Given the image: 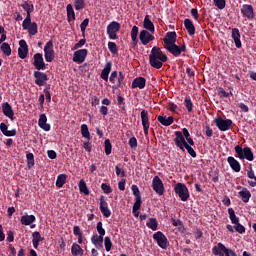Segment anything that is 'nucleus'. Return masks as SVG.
I'll use <instances>...</instances> for the list:
<instances>
[{
	"label": "nucleus",
	"mask_w": 256,
	"mask_h": 256,
	"mask_svg": "<svg viewBox=\"0 0 256 256\" xmlns=\"http://www.w3.org/2000/svg\"><path fill=\"white\" fill-rule=\"evenodd\" d=\"M234 150L238 159H246L247 161H253L255 159V157L253 156V151L251 150L250 147L243 148L239 145H236Z\"/></svg>",
	"instance_id": "2"
},
{
	"label": "nucleus",
	"mask_w": 256,
	"mask_h": 256,
	"mask_svg": "<svg viewBox=\"0 0 256 256\" xmlns=\"http://www.w3.org/2000/svg\"><path fill=\"white\" fill-rule=\"evenodd\" d=\"M66 11L68 23H71V21H75V10H73V5L68 4L66 6Z\"/></svg>",
	"instance_id": "36"
},
{
	"label": "nucleus",
	"mask_w": 256,
	"mask_h": 256,
	"mask_svg": "<svg viewBox=\"0 0 256 256\" xmlns=\"http://www.w3.org/2000/svg\"><path fill=\"white\" fill-rule=\"evenodd\" d=\"M32 23L33 22H31V15H26V18L24 19V21L22 23V28L27 31V29H29V27Z\"/></svg>",
	"instance_id": "51"
},
{
	"label": "nucleus",
	"mask_w": 256,
	"mask_h": 256,
	"mask_svg": "<svg viewBox=\"0 0 256 256\" xmlns=\"http://www.w3.org/2000/svg\"><path fill=\"white\" fill-rule=\"evenodd\" d=\"M247 177L249 179L248 181V185H250V187H256V176H255V171H253V167L250 166V171L247 172Z\"/></svg>",
	"instance_id": "35"
},
{
	"label": "nucleus",
	"mask_w": 256,
	"mask_h": 256,
	"mask_svg": "<svg viewBox=\"0 0 256 256\" xmlns=\"http://www.w3.org/2000/svg\"><path fill=\"white\" fill-rule=\"evenodd\" d=\"M214 123L219 131L225 132L229 131V129H233V120L231 119H223V117L218 116L214 119Z\"/></svg>",
	"instance_id": "5"
},
{
	"label": "nucleus",
	"mask_w": 256,
	"mask_h": 256,
	"mask_svg": "<svg viewBox=\"0 0 256 256\" xmlns=\"http://www.w3.org/2000/svg\"><path fill=\"white\" fill-rule=\"evenodd\" d=\"M26 159L28 169H32V167H35V155H33V153H28L26 155Z\"/></svg>",
	"instance_id": "41"
},
{
	"label": "nucleus",
	"mask_w": 256,
	"mask_h": 256,
	"mask_svg": "<svg viewBox=\"0 0 256 256\" xmlns=\"http://www.w3.org/2000/svg\"><path fill=\"white\" fill-rule=\"evenodd\" d=\"M143 27L146 31H150V33H155V24L152 23L151 19H149V15H146L143 22Z\"/></svg>",
	"instance_id": "29"
},
{
	"label": "nucleus",
	"mask_w": 256,
	"mask_h": 256,
	"mask_svg": "<svg viewBox=\"0 0 256 256\" xmlns=\"http://www.w3.org/2000/svg\"><path fill=\"white\" fill-rule=\"evenodd\" d=\"M117 101L120 109H122V111H125V98H123L122 96H118Z\"/></svg>",
	"instance_id": "59"
},
{
	"label": "nucleus",
	"mask_w": 256,
	"mask_h": 256,
	"mask_svg": "<svg viewBox=\"0 0 256 256\" xmlns=\"http://www.w3.org/2000/svg\"><path fill=\"white\" fill-rule=\"evenodd\" d=\"M139 35V27L133 26L131 30V39L135 45H137L138 41L137 36Z\"/></svg>",
	"instance_id": "44"
},
{
	"label": "nucleus",
	"mask_w": 256,
	"mask_h": 256,
	"mask_svg": "<svg viewBox=\"0 0 256 256\" xmlns=\"http://www.w3.org/2000/svg\"><path fill=\"white\" fill-rule=\"evenodd\" d=\"M174 191L178 197H180L181 201H189V188H187V185L183 183H177L175 185Z\"/></svg>",
	"instance_id": "7"
},
{
	"label": "nucleus",
	"mask_w": 256,
	"mask_h": 256,
	"mask_svg": "<svg viewBox=\"0 0 256 256\" xmlns=\"http://www.w3.org/2000/svg\"><path fill=\"white\" fill-rule=\"evenodd\" d=\"M100 201V209H102V207H109L107 204V200H105V196H100L99 198Z\"/></svg>",
	"instance_id": "63"
},
{
	"label": "nucleus",
	"mask_w": 256,
	"mask_h": 256,
	"mask_svg": "<svg viewBox=\"0 0 256 256\" xmlns=\"http://www.w3.org/2000/svg\"><path fill=\"white\" fill-rule=\"evenodd\" d=\"M146 226L152 231H157V228L159 227V222H157V218H150L149 221L146 223Z\"/></svg>",
	"instance_id": "39"
},
{
	"label": "nucleus",
	"mask_w": 256,
	"mask_h": 256,
	"mask_svg": "<svg viewBox=\"0 0 256 256\" xmlns=\"http://www.w3.org/2000/svg\"><path fill=\"white\" fill-rule=\"evenodd\" d=\"M96 229L99 235H105V228H103V222H98Z\"/></svg>",
	"instance_id": "58"
},
{
	"label": "nucleus",
	"mask_w": 256,
	"mask_h": 256,
	"mask_svg": "<svg viewBox=\"0 0 256 256\" xmlns=\"http://www.w3.org/2000/svg\"><path fill=\"white\" fill-rule=\"evenodd\" d=\"M104 247L106 251H111V247H113V242L111 241V238L109 236H106L104 238Z\"/></svg>",
	"instance_id": "50"
},
{
	"label": "nucleus",
	"mask_w": 256,
	"mask_h": 256,
	"mask_svg": "<svg viewBox=\"0 0 256 256\" xmlns=\"http://www.w3.org/2000/svg\"><path fill=\"white\" fill-rule=\"evenodd\" d=\"M89 26V18H85L83 22L80 24V30L82 33V37H85V31L87 30V27Z\"/></svg>",
	"instance_id": "47"
},
{
	"label": "nucleus",
	"mask_w": 256,
	"mask_h": 256,
	"mask_svg": "<svg viewBox=\"0 0 256 256\" xmlns=\"http://www.w3.org/2000/svg\"><path fill=\"white\" fill-rule=\"evenodd\" d=\"M20 48H18V55L20 59H25L29 55V46L25 40L19 41Z\"/></svg>",
	"instance_id": "20"
},
{
	"label": "nucleus",
	"mask_w": 256,
	"mask_h": 256,
	"mask_svg": "<svg viewBox=\"0 0 256 256\" xmlns=\"http://www.w3.org/2000/svg\"><path fill=\"white\" fill-rule=\"evenodd\" d=\"M238 196L241 198L243 203H249V199H251V192L247 188H243L238 192Z\"/></svg>",
	"instance_id": "30"
},
{
	"label": "nucleus",
	"mask_w": 256,
	"mask_h": 256,
	"mask_svg": "<svg viewBox=\"0 0 256 256\" xmlns=\"http://www.w3.org/2000/svg\"><path fill=\"white\" fill-rule=\"evenodd\" d=\"M71 254L73 256H83L85 255V250L81 247V245L77 243H73L71 246Z\"/></svg>",
	"instance_id": "28"
},
{
	"label": "nucleus",
	"mask_w": 256,
	"mask_h": 256,
	"mask_svg": "<svg viewBox=\"0 0 256 256\" xmlns=\"http://www.w3.org/2000/svg\"><path fill=\"white\" fill-rule=\"evenodd\" d=\"M142 127L144 129V135H149V127H151V123L149 122V112L147 110H142L140 113Z\"/></svg>",
	"instance_id": "17"
},
{
	"label": "nucleus",
	"mask_w": 256,
	"mask_h": 256,
	"mask_svg": "<svg viewBox=\"0 0 256 256\" xmlns=\"http://www.w3.org/2000/svg\"><path fill=\"white\" fill-rule=\"evenodd\" d=\"M89 54V50L80 49L74 52L73 61L74 63H84L85 59H87V55Z\"/></svg>",
	"instance_id": "16"
},
{
	"label": "nucleus",
	"mask_w": 256,
	"mask_h": 256,
	"mask_svg": "<svg viewBox=\"0 0 256 256\" xmlns=\"http://www.w3.org/2000/svg\"><path fill=\"white\" fill-rule=\"evenodd\" d=\"M32 237L35 241H38V243H41V241H45V238L41 237V233L39 232H33Z\"/></svg>",
	"instance_id": "60"
},
{
	"label": "nucleus",
	"mask_w": 256,
	"mask_h": 256,
	"mask_svg": "<svg viewBox=\"0 0 256 256\" xmlns=\"http://www.w3.org/2000/svg\"><path fill=\"white\" fill-rule=\"evenodd\" d=\"M34 78H35V85L38 87H43L47 81H49V77H47V74L44 72H41L39 70L34 71Z\"/></svg>",
	"instance_id": "14"
},
{
	"label": "nucleus",
	"mask_w": 256,
	"mask_h": 256,
	"mask_svg": "<svg viewBox=\"0 0 256 256\" xmlns=\"http://www.w3.org/2000/svg\"><path fill=\"white\" fill-rule=\"evenodd\" d=\"M91 243H93L96 249H98L99 251L103 249V244L97 238H95L94 235L91 237Z\"/></svg>",
	"instance_id": "52"
},
{
	"label": "nucleus",
	"mask_w": 256,
	"mask_h": 256,
	"mask_svg": "<svg viewBox=\"0 0 256 256\" xmlns=\"http://www.w3.org/2000/svg\"><path fill=\"white\" fill-rule=\"evenodd\" d=\"M234 229L237 233H240V235H243V233H245V226H243L239 222L235 224Z\"/></svg>",
	"instance_id": "54"
},
{
	"label": "nucleus",
	"mask_w": 256,
	"mask_h": 256,
	"mask_svg": "<svg viewBox=\"0 0 256 256\" xmlns=\"http://www.w3.org/2000/svg\"><path fill=\"white\" fill-rule=\"evenodd\" d=\"M101 189H102L103 193H105L106 195H109V193L113 192V189L107 183H102L101 184Z\"/></svg>",
	"instance_id": "53"
},
{
	"label": "nucleus",
	"mask_w": 256,
	"mask_h": 256,
	"mask_svg": "<svg viewBox=\"0 0 256 256\" xmlns=\"http://www.w3.org/2000/svg\"><path fill=\"white\" fill-rule=\"evenodd\" d=\"M232 39L235 43V47L237 49H241V32L239 31V28H233L232 29Z\"/></svg>",
	"instance_id": "22"
},
{
	"label": "nucleus",
	"mask_w": 256,
	"mask_h": 256,
	"mask_svg": "<svg viewBox=\"0 0 256 256\" xmlns=\"http://www.w3.org/2000/svg\"><path fill=\"white\" fill-rule=\"evenodd\" d=\"M228 164L230 165L232 171H234L235 173H239V171H241V163H239V161H237V159H235V157L233 156H229L227 158Z\"/></svg>",
	"instance_id": "23"
},
{
	"label": "nucleus",
	"mask_w": 256,
	"mask_h": 256,
	"mask_svg": "<svg viewBox=\"0 0 256 256\" xmlns=\"http://www.w3.org/2000/svg\"><path fill=\"white\" fill-rule=\"evenodd\" d=\"M241 13L243 17H245L249 21L255 19V10L253 9L252 5H249V4L242 5Z\"/></svg>",
	"instance_id": "15"
},
{
	"label": "nucleus",
	"mask_w": 256,
	"mask_h": 256,
	"mask_svg": "<svg viewBox=\"0 0 256 256\" xmlns=\"http://www.w3.org/2000/svg\"><path fill=\"white\" fill-rule=\"evenodd\" d=\"M174 135H175L174 143H175L176 147H179L181 151H185V146L187 145V140L185 139V136H183V132L175 131Z\"/></svg>",
	"instance_id": "12"
},
{
	"label": "nucleus",
	"mask_w": 256,
	"mask_h": 256,
	"mask_svg": "<svg viewBox=\"0 0 256 256\" xmlns=\"http://www.w3.org/2000/svg\"><path fill=\"white\" fill-rule=\"evenodd\" d=\"M108 49L113 55H117V53H119V49L117 48V44L115 42H108Z\"/></svg>",
	"instance_id": "48"
},
{
	"label": "nucleus",
	"mask_w": 256,
	"mask_h": 256,
	"mask_svg": "<svg viewBox=\"0 0 256 256\" xmlns=\"http://www.w3.org/2000/svg\"><path fill=\"white\" fill-rule=\"evenodd\" d=\"M2 113L5 115V117H8V119H11L13 121V117H15V112L13 111V107L9 102H5L2 104Z\"/></svg>",
	"instance_id": "21"
},
{
	"label": "nucleus",
	"mask_w": 256,
	"mask_h": 256,
	"mask_svg": "<svg viewBox=\"0 0 256 256\" xmlns=\"http://www.w3.org/2000/svg\"><path fill=\"white\" fill-rule=\"evenodd\" d=\"M147 80L144 77H137L132 82V89H145Z\"/></svg>",
	"instance_id": "24"
},
{
	"label": "nucleus",
	"mask_w": 256,
	"mask_h": 256,
	"mask_svg": "<svg viewBox=\"0 0 256 256\" xmlns=\"http://www.w3.org/2000/svg\"><path fill=\"white\" fill-rule=\"evenodd\" d=\"M100 211L102 215H104V217H107V218L111 217V210L109 209V206L100 208Z\"/></svg>",
	"instance_id": "57"
},
{
	"label": "nucleus",
	"mask_w": 256,
	"mask_h": 256,
	"mask_svg": "<svg viewBox=\"0 0 256 256\" xmlns=\"http://www.w3.org/2000/svg\"><path fill=\"white\" fill-rule=\"evenodd\" d=\"M164 49L167 50L168 53H171L174 57H179L181 53H186L187 52V46L185 44L182 45H177V44H172L170 46H164Z\"/></svg>",
	"instance_id": "8"
},
{
	"label": "nucleus",
	"mask_w": 256,
	"mask_h": 256,
	"mask_svg": "<svg viewBox=\"0 0 256 256\" xmlns=\"http://www.w3.org/2000/svg\"><path fill=\"white\" fill-rule=\"evenodd\" d=\"M152 188L157 195H164L165 193V185L163 184V180L159 178V176H154L152 180Z\"/></svg>",
	"instance_id": "11"
},
{
	"label": "nucleus",
	"mask_w": 256,
	"mask_h": 256,
	"mask_svg": "<svg viewBox=\"0 0 256 256\" xmlns=\"http://www.w3.org/2000/svg\"><path fill=\"white\" fill-rule=\"evenodd\" d=\"M74 7L76 11H81V9H85V0H75Z\"/></svg>",
	"instance_id": "49"
},
{
	"label": "nucleus",
	"mask_w": 256,
	"mask_h": 256,
	"mask_svg": "<svg viewBox=\"0 0 256 256\" xmlns=\"http://www.w3.org/2000/svg\"><path fill=\"white\" fill-rule=\"evenodd\" d=\"M21 7L24 9V11H26L27 15H31V13L35 11V6L29 0L24 1V3L21 4Z\"/></svg>",
	"instance_id": "32"
},
{
	"label": "nucleus",
	"mask_w": 256,
	"mask_h": 256,
	"mask_svg": "<svg viewBox=\"0 0 256 256\" xmlns=\"http://www.w3.org/2000/svg\"><path fill=\"white\" fill-rule=\"evenodd\" d=\"M218 95L221 99L229 97V95H233V92H226L223 88H220L218 91Z\"/></svg>",
	"instance_id": "55"
},
{
	"label": "nucleus",
	"mask_w": 256,
	"mask_h": 256,
	"mask_svg": "<svg viewBox=\"0 0 256 256\" xmlns=\"http://www.w3.org/2000/svg\"><path fill=\"white\" fill-rule=\"evenodd\" d=\"M184 105H185L188 113H192L193 112V101H191V97L190 96H186L185 97Z\"/></svg>",
	"instance_id": "43"
},
{
	"label": "nucleus",
	"mask_w": 256,
	"mask_h": 256,
	"mask_svg": "<svg viewBox=\"0 0 256 256\" xmlns=\"http://www.w3.org/2000/svg\"><path fill=\"white\" fill-rule=\"evenodd\" d=\"M111 67H113L111 62H107L105 64V67L100 74V77L103 79V81H109V73H111Z\"/></svg>",
	"instance_id": "27"
},
{
	"label": "nucleus",
	"mask_w": 256,
	"mask_h": 256,
	"mask_svg": "<svg viewBox=\"0 0 256 256\" xmlns=\"http://www.w3.org/2000/svg\"><path fill=\"white\" fill-rule=\"evenodd\" d=\"M67 183V174H59L56 179V187L61 189Z\"/></svg>",
	"instance_id": "37"
},
{
	"label": "nucleus",
	"mask_w": 256,
	"mask_h": 256,
	"mask_svg": "<svg viewBox=\"0 0 256 256\" xmlns=\"http://www.w3.org/2000/svg\"><path fill=\"white\" fill-rule=\"evenodd\" d=\"M164 41V47H169L171 45H174L177 43V32H167L165 37L163 38Z\"/></svg>",
	"instance_id": "19"
},
{
	"label": "nucleus",
	"mask_w": 256,
	"mask_h": 256,
	"mask_svg": "<svg viewBox=\"0 0 256 256\" xmlns=\"http://www.w3.org/2000/svg\"><path fill=\"white\" fill-rule=\"evenodd\" d=\"M139 40L143 45H149L151 41H155V36L147 30H142L139 34Z\"/></svg>",
	"instance_id": "18"
},
{
	"label": "nucleus",
	"mask_w": 256,
	"mask_h": 256,
	"mask_svg": "<svg viewBox=\"0 0 256 256\" xmlns=\"http://www.w3.org/2000/svg\"><path fill=\"white\" fill-rule=\"evenodd\" d=\"M184 27L190 37H193V35H195V25L193 24V21L191 19L186 18L184 20Z\"/></svg>",
	"instance_id": "26"
},
{
	"label": "nucleus",
	"mask_w": 256,
	"mask_h": 256,
	"mask_svg": "<svg viewBox=\"0 0 256 256\" xmlns=\"http://www.w3.org/2000/svg\"><path fill=\"white\" fill-rule=\"evenodd\" d=\"M229 219L233 225L239 223V217L235 215V210L233 208L228 209Z\"/></svg>",
	"instance_id": "40"
},
{
	"label": "nucleus",
	"mask_w": 256,
	"mask_h": 256,
	"mask_svg": "<svg viewBox=\"0 0 256 256\" xmlns=\"http://www.w3.org/2000/svg\"><path fill=\"white\" fill-rule=\"evenodd\" d=\"M0 51H2L3 55L6 57H10L11 55V45L7 42H3L0 46Z\"/></svg>",
	"instance_id": "38"
},
{
	"label": "nucleus",
	"mask_w": 256,
	"mask_h": 256,
	"mask_svg": "<svg viewBox=\"0 0 256 256\" xmlns=\"http://www.w3.org/2000/svg\"><path fill=\"white\" fill-rule=\"evenodd\" d=\"M213 1H214V5L219 9H223L226 5L225 0H213Z\"/></svg>",
	"instance_id": "61"
},
{
	"label": "nucleus",
	"mask_w": 256,
	"mask_h": 256,
	"mask_svg": "<svg viewBox=\"0 0 256 256\" xmlns=\"http://www.w3.org/2000/svg\"><path fill=\"white\" fill-rule=\"evenodd\" d=\"M168 59L167 54L163 53L161 48L154 46L151 49L149 63L154 69H161V67H163V63H167Z\"/></svg>",
	"instance_id": "1"
},
{
	"label": "nucleus",
	"mask_w": 256,
	"mask_h": 256,
	"mask_svg": "<svg viewBox=\"0 0 256 256\" xmlns=\"http://www.w3.org/2000/svg\"><path fill=\"white\" fill-rule=\"evenodd\" d=\"M184 149H186V151H188L189 155H191L193 157V159H195V157H197V152H195V149H193V147H191L187 144L184 146Z\"/></svg>",
	"instance_id": "56"
},
{
	"label": "nucleus",
	"mask_w": 256,
	"mask_h": 256,
	"mask_svg": "<svg viewBox=\"0 0 256 256\" xmlns=\"http://www.w3.org/2000/svg\"><path fill=\"white\" fill-rule=\"evenodd\" d=\"M79 191L80 193H84L85 195H89V188H87V183H85V180H80L79 184Z\"/></svg>",
	"instance_id": "42"
},
{
	"label": "nucleus",
	"mask_w": 256,
	"mask_h": 256,
	"mask_svg": "<svg viewBox=\"0 0 256 256\" xmlns=\"http://www.w3.org/2000/svg\"><path fill=\"white\" fill-rule=\"evenodd\" d=\"M35 215H24L21 217L20 223L22 225H31L32 223H35Z\"/></svg>",
	"instance_id": "33"
},
{
	"label": "nucleus",
	"mask_w": 256,
	"mask_h": 256,
	"mask_svg": "<svg viewBox=\"0 0 256 256\" xmlns=\"http://www.w3.org/2000/svg\"><path fill=\"white\" fill-rule=\"evenodd\" d=\"M29 33V35H37L38 33V27L35 22H32L31 25L26 29Z\"/></svg>",
	"instance_id": "45"
},
{
	"label": "nucleus",
	"mask_w": 256,
	"mask_h": 256,
	"mask_svg": "<svg viewBox=\"0 0 256 256\" xmlns=\"http://www.w3.org/2000/svg\"><path fill=\"white\" fill-rule=\"evenodd\" d=\"M115 171H116L117 177H125V171L121 170V168H119V166L115 167Z\"/></svg>",
	"instance_id": "64"
},
{
	"label": "nucleus",
	"mask_w": 256,
	"mask_h": 256,
	"mask_svg": "<svg viewBox=\"0 0 256 256\" xmlns=\"http://www.w3.org/2000/svg\"><path fill=\"white\" fill-rule=\"evenodd\" d=\"M213 255L219 256H237V253L230 248L224 246L223 243L219 242L217 246L212 248Z\"/></svg>",
	"instance_id": "4"
},
{
	"label": "nucleus",
	"mask_w": 256,
	"mask_h": 256,
	"mask_svg": "<svg viewBox=\"0 0 256 256\" xmlns=\"http://www.w3.org/2000/svg\"><path fill=\"white\" fill-rule=\"evenodd\" d=\"M38 125L40 129L43 131H51V125L47 124V115L41 114L39 116Z\"/></svg>",
	"instance_id": "25"
},
{
	"label": "nucleus",
	"mask_w": 256,
	"mask_h": 256,
	"mask_svg": "<svg viewBox=\"0 0 256 256\" xmlns=\"http://www.w3.org/2000/svg\"><path fill=\"white\" fill-rule=\"evenodd\" d=\"M153 239L161 249H167V247H169V240L167 239V236L163 234V232L158 231L154 233Z\"/></svg>",
	"instance_id": "9"
},
{
	"label": "nucleus",
	"mask_w": 256,
	"mask_h": 256,
	"mask_svg": "<svg viewBox=\"0 0 256 256\" xmlns=\"http://www.w3.org/2000/svg\"><path fill=\"white\" fill-rule=\"evenodd\" d=\"M81 135L84 139L91 141V132H89V126L87 124H82L80 127Z\"/></svg>",
	"instance_id": "34"
},
{
	"label": "nucleus",
	"mask_w": 256,
	"mask_h": 256,
	"mask_svg": "<svg viewBox=\"0 0 256 256\" xmlns=\"http://www.w3.org/2000/svg\"><path fill=\"white\" fill-rule=\"evenodd\" d=\"M105 153L106 155H111V151L113 149V145L111 144V140L106 139L104 141Z\"/></svg>",
	"instance_id": "46"
},
{
	"label": "nucleus",
	"mask_w": 256,
	"mask_h": 256,
	"mask_svg": "<svg viewBox=\"0 0 256 256\" xmlns=\"http://www.w3.org/2000/svg\"><path fill=\"white\" fill-rule=\"evenodd\" d=\"M44 57L47 63H52V61L55 59V50L53 49V40H50L45 44Z\"/></svg>",
	"instance_id": "10"
},
{
	"label": "nucleus",
	"mask_w": 256,
	"mask_h": 256,
	"mask_svg": "<svg viewBox=\"0 0 256 256\" xmlns=\"http://www.w3.org/2000/svg\"><path fill=\"white\" fill-rule=\"evenodd\" d=\"M158 122L161 123L164 127H169V125H173V116H158Z\"/></svg>",
	"instance_id": "31"
},
{
	"label": "nucleus",
	"mask_w": 256,
	"mask_h": 256,
	"mask_svg": "<svg viewBox=\"0 0 256 256\" xmlns=\"http://www.w3.org/2000/svg\"><path fill=\"white\" fill-rule=\"evenodd\" d=\"M119 31H121V24L119 22L113 21L108 24L106 32L109 39H111L112 41H115V39H119V36H117V33H119Z\"/></svg>",
	"instance_id": "6"
},
{
	"label": "nucleus",
	"mask_w": 256,
	"mask_h": 256,
	"mask_svg": "<svg viewBox=\"0 0 256 256\" xmlns=\"http://www.w3.org/2000/svg\"><path fill=\"white\" fill-rule=\"evenodd\" d=\"M128 143L132 149L137 148V138L135 137L130 138Z\"/></svg>",
	"instance_id": "62"
},
{
	"label": "nucleus",
	"mask_w": 256,
	"mask_h": 256,
	"mask_svg": "<svg viewBox=\"0 0 256 256\" xmlns=\"http://www.w3.org/2000/svg\"><path fill=\"white\" fill-rule=\"evenodd\" d=\"M33 59V66L37 71H45V69H47V67L45 66V60L43 59V54L36 53L34 54Z\"/></svg>",
	"instance_id": "13"
},
{
	"label": "nucleus",
	"mask_w": 256,
	"mask_h": 256,
	"mask_svg": "<svg viewBox=\"0 0 256 256\" xmlns=\"http://www.w3.org/2000/svg\"><path fill=\"white\" fill-rule=\"evenodd\" d=\"M131 189L135 197V203L133 205L132 212L134 214V217H139V209H141V203H143V201L141 200V191H139L138 185H132Z\"/></svg>",
	"instance_id": "3"
}]
</instances>
